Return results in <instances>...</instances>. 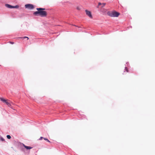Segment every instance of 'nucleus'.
<instances>
[{"mask_svg":"<svg viewBox=\"0 0 155 155\" xmlns=\"http://www.w3.org/2000/svg\"><path fill=\"white\" fill-rule=\"evenodd\" d=\"M37 11L34 12L33 15L36 16H40L42 17H45L47 15V12L45 11L46 9L45 8H37Z\"/></svg>","mask_w":155,"mask_h":155,"instance_id":"obj_1","label":"nucleus"},{"mask_svg":"<svg viewBox=\"0 0 155 155\" xmlns=\"http://www.w3.org/2000/svg\"><path fill=\"white\" fill-rule=\"evenodd\" d=\"M107 15L111 17H118L120 15V13L116 11H114L112 12L108 11L107 12Z\"/></svg>","mask_w":155,"mask_h":155,"instance_id":"obj_2","label":"nucleus"},{"mask_svg":"<svg viewBox=\"0 0 155 155\" xmlns=\"http://www.w3.org/2000/svg\"><path fill=\"white\" fill-rule=\"evenodd\" d=\"M25 7L26 8H28L29 9H33L35 8L34 6L31 4H27L25 5Z\"/></svg>","mask_w":155,"mask_h":155,"instance_id":"obj_3","label":"nucleus"},{"mask_svg":"<svg viewBox=\"0 0 155 155\" xmlns=\"http://www.w3.org/2000/svg\"><path fill=\"white\" fill-rule=\"evenodd\" d=\"M0 100L2 101L3 102L5 103L6 105H8V106H9L11 105V104H10L9 102H8L7 100H6L5 99L0 97Z\"/></svg>","mask_w":155,"mask_h":155,"instance_id":"obj_4","label":"nucleus"},{"mask_svg":"<svg viewBox=\"0 0 155 155\" xmlns=\"http://www.w3.org/2000/svg\"><path fill=\"white\" fill-rule=\"evenodd\" d=\"M86 14L88 15L90 18H92V16L91 12L87 10H85Z\"/></svg>","mask_w":155,"mask_h":155,"instance_id":"obj_5","label":"nucleus"},{"mask_svg":"<svg viewBox=\"0 0 155 155\" xmlns=\"http://www.w3.org/2000/svg\"><path fill=\"white\" fill-rule=\"evenodd\" d=\"M22 144L24 147L27 150H30L32 149L33 148L31 146H27L23 143H22Z\"/></svg>","mask_w":155,"mask_h":155,"instance_id":"obj_6","label":"nucleus"},{"mask_svg":"<svg viewBox=\"0 0 155 155\" xmlns=\"http://www.w3.org/2000/svg\"><path fill=\"white\" fill-rule=\"evenodd\" d=\"M5 6L7 8L11 9L13 8V5H10L8 4H5Z\"/></svg>","mask_w":155,"mask_h":155,"instance_id":"obj_7","label":"nucleus"},{"mask_svg":"<svg viewBox=\"0 0 155 155\" xmlns=\"http://www.w3.org/2000/svg\"><path fill=\"white\" fill-rule=\"evenodd\" d=\"M18 38H21V39H24L25 38H27V40H28L29 39L28 37H27V36H24V37H18Z\"/></svg>","mask_w":155,"mask_h":155,"instance_id":"obj_8","label":"nucleus"},{"mask_svg":"<svg viewBox=\"0 0 155 155\" xmlns=\"http://www.w3.org/2000/svg\"><path fill=\"white\" fill-rule=\"evenodd\" d=\"M19 5H16L15 6H13V8H19Z\"/></svg>","mask_w":155,"mask_h":155,"instance_id":"obj_9","label":"nucleus"},{"mask_svg":"<svg viewBox=\"0 0 155 155\" xmlns=\"http://www.w3.org/2000/svg\"><path fill=\"white\" fill-rule=\"evenodd\" d=\"M0 140L2 141H4L5 140L2 137H0Z\"/></svg>","mask_w":155,"mask_h":155,"instance_id":"obj_10","label":"nucleus"},{"mask_svg":"<svg viewBox=\"0 0 155 155\" xmlns=\"http://www.w3.org/2000/svg\"><path fill=\"white\" fill-rule=\"evenodd\" d=\"M106 3H102V5H101V8H103L104 6L106 5Z\"/></svg>","mask_w":155,"mask_h":155,"instance_id":"obj_11","label":"nucleus"},{"mask_svg":"<svg viewBox=\"0 0 155 155\" xmlns=\"http://www.w3.org/2000/svg\"><path fill=\"white\" fill-rule=\"evenodd\" d=\"M7 138L8 139H10L11 138V137L9 135H8L6 136Z\"/></svg>","mask_w":155,"mask_h":155,"instance_id":"obj_12","label":"nucleus"},{"mask_svg":"<svg viewBox=\"0 0 155 155\" xmlns=\"http://www.w3.org/2000/svg\"><path fill=\"white\" fill-rule=\"evenodd\" d=\"M125 70V71H124V72H125V71H126L127 72H128L129 71L127 69V67H126V66L125 68V70Z\"/></svg>","mask_w":155,"mask_h":155,"instance_id":"obj_13","label":"nucleus"},{"mask_svg":"<svg viewBox=\"0 0 155 155\" xmlns=\"http://www.w3.org/2000/svg\"><path fill=\"white\" fill-rule=\"evenodd\" d=\"M102 5V3H101L100 2H99L98 3V6H97V8H98L99 6L101 5H101Z\"/></svg>","mask_w":155,"mask_h":155,"instance_id":"obj_14","label":"nucleus"},{"mask_svg":"<svg viewBox=\"0 0 155 155\" xmlns=\"http://www.w3.org/2000/svg\"><path fill=\"white\" fill-rule=\"evenodd\" d=\"M44 139L47 141L48 142H50V141L47 139L46 138H44Z\"/></svg>","mask_w":155,"mask_h":155,"instance_id":"obj_15","label":"nucleus"},{"mask_svg":"<svg viewBox=\"0 0 155 155\" xmlns=\"http://www.w3.org/2000/svg\"><path fill=\"white\" fill-rule=\"evenodd\" d=\"M44 138L43 137H40V138H39V140H42V139H43V138L44 139Z\"/></svg>","mask_w":155,"mask_h":155,"instance_id":"obj_16","label":"nucleus"},{"mask_svg":"<svg viewBox=\"0 0 155 155\" xmlns=\"http://www.w3.org/2000/svg\"><path fill=\"white\" fill-rule=\"evenodd\" d=\"M77 9L78 10H80V8L78 7H77Z\"/></svg>","mask_w":155,"mask_h":155,"instance_id":"obj_17","label":"nucleus"},{"mask_svg":"<svg viewBox=\"0 0 155 155\" xmlns=\"http://www.w3.org/2000/svg\"><path fill=\"white\" fill-rule=\"evenodd\" d=\"M10 44H14V42H12V41H10Z\"/></svg>","mask_w":155,"mask_h":155,"instance_id":"obj_18","label":"nucleus"},{"mask_svg":"<svg viewBox=\"0 0 155 155\" xmlns=\"http://www.w3.org/2000/svg\"><path fill=\"white\" fill-rule=\"evenodd\" d=\"M128 64H129V63L128 62H126V64H127V65H126V64H125V66H128Z\"/></svg>","mask_w":155,"mask_h":155,"instance_id":"obj_19","label":"nucleus"}]
</instances>
